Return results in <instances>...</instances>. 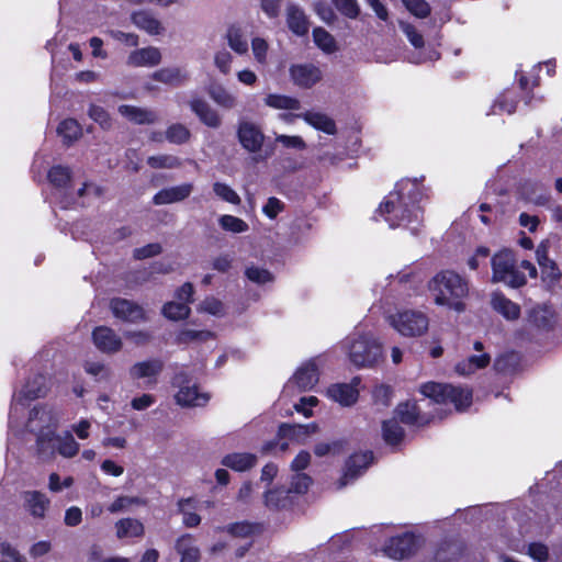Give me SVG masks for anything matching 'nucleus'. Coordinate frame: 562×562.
<instances>
[{
	"mask_svg": "<svg viewBox=\"0 0 562 562\" xmlns=\"http://www.w3.org/2000/svg\"><path fill=\"white\" fill-rule=\"evenodd\" d=\"M419 196L418 183L409 179H403L396 183L395 190L381 203L379 212L392 228L407 225L413 221L418 222L422 217V210L416 205Z\"/></svg>",
	"mask_w": 562,
	"mask_h": 562,
	"instance_id": "nucleus-1",
	"label": "nucleus"
},
{
	"mask_svg": "<svg viewBox=\"0 0 562 562\" xmlns=\"http://www.w3.org/2000/svg\"><path fill=\"white\" fill-rule=\"evenodd\" d=\"M428 289L436 305L446 306L456 312H463V300L469 294L468 281L452 270L438 272L428 283Z\"/></svg>",
	"mask_w": 562,
	"mask_h": 562,
	"instance_id": "nucleus-2",
	"label": "nucleus"
},
{
	"mask_svg": "<svg viewBox=\"0 0 562 562\" xmlns=\"http://www.w3.org/2000/svg\"><path fill=\"white\" fill-rule=\"evenodd\" d=\"M342 348L355 367L372 368L383 359V345L369 331L356 330L345 338Z\"/></svg>",
	"mask_w": 562,
	"mask_h": 562,
	"instance_id": "nucleus-3",
	"label": "nucleus"
},
{
	"mask_svg": "<svg viewBox=\"0 0 562 562\" xmlns=\"http://www.w3.org/2000/svg\"><path fill=\"white\" fill-rule=\"evenodd\" d=\"M420 392L424 396L432 400L435 403H452L458 411L469 407L472 401V393L470 390L450 384L428 382L420 386Z\"/></svg>",
	"mask_w": 562,
	"mask_h": 562,
	"instance_id": "nucleus-4",
	"label": "nucleus"
},
{
	"mask_svg": "<svg viewBox=\"0 0 562 562\" xmlns=\"http://www.w3.org/2000/svg\"><path fill=\"white\" fill-rule=\"evenodd\" d=\"M492 281L502 282L510 288H520L526 283V277L518 270L515 255L504 249L492 257Z\"/></svg>",
	"mask_w": 562,
	"mask_h": 562,
	"instance_id": "nucleus-5",
	"label": "nucleus"
},
{
	"mask_svg": "<svg viewBox=\"0 0 562 562\" xmlns=\"http://www.w3.org/2000/svg\"><path fill=\"white\" fill-rule=\"evenodd\" d=\"M389 324L402 336L420 337L429 327V319L426 314L415 310L398 311L389 315Z\"/></svg>",
	"mask_w": 562,
	"mask_h": 562,
	"instance_id": "nucleus-6",
	"label": "nucleus"
},
{
	"mask_svg": "<svg viewBox=\"0 0 562 562\" xmlns=\"http://www.w3.org/2000/svg\"><path fill=\"white\" fill-rule=\"evenodd\" d=\"M237 137L245 150L256 154L254 161H263L270 157L269 153L261 154L266 136L258 124L249 120H240L237 125Z\"/></svg>",
	"mask_w": 562,
	"mask_h": 562,
	"instance_id": "nucleus-7",
	"label": "nucleus"
},
{
	"mask_svg": "<svg viewBox=\"0 0 562 562\" xmlns=\"http://www.w3.org/2000/svg\"><path fill=\"white\" fill-rule=\"evenodd\" d=\"M109 307L115 318L125 323L139 324L148 319L143 306L127 299L113 297Z\"/></svg>",
	"mask_w": 562,
	"mask_h": 562,
	"instance_id": "nucleus-8",
	"label": "nucleus"
},
{
	"mask_svg": "<svg viewBox=\"0 0 562 562\" xmlns=\"http://www.w3.org/2000/svg\"><path fill=\"white\" fill-rule=\"evenodd\" d=\"M164 367L162 360L153 358L134 363L128 369V375L134 381L145 379V386L149 387L157 383Z\"/></svg>",
	"mask_w": 562,
	"mask_h": 562,
	"instance_id": "nucleus-9",
	"label": "nucleus"
},
{
	"mask_svg": "<svg viewBox=\"0 0 562 562\" xmlns=\"http://www.w3.org/2000/svg\"><path fill=\"white\" fill-rule=\"evenodd\" d=\"M417 548V538L413 533L406 532L392 537L385 546V553L391 559L403 560L414 554Z\"/></svg>",
	"mask_w": 562,
	"mask_h": 562,
	"instance_id": "nucleus-10",
	"label": "nucleus"
},
{
	"mask_svg": "<svg viewBox=\"0 0 562 562\" xmlns=\"http://www.w3.org/2000/svg\"><path fill=\"white\" fill-rule=\"evenodd\" d=\"M92 341L101 352L109 355L119 352L123 346L121 337L108 326H97L92 330Z\"/></svg>",
	"mask_w": 562,
	"mask_h": 562,
	"instance_id": "nucleus-11",
	"label": "nucleus"
},
{
	"mask_svg": "<svg viewBox=\"0 0 562 562\" xmlns=\"http://www.w3.org/2000/svg\"><path fill=\"white\" fill-rule=\"evenodd\" d=\"M293 82L302 88H311L322 79V70L314 64H295L290 67Z\"/></svg>",
	"mask_w": 562,
	"mask_h": 562,
	"instance_id": "nucleus-12",
	"label": "nucleus"
},
{
	"mask_svg": "<svg viewBox=\"0 0 562 562\" xmlns=\"http://www.w3.org/2000/svg\"><path fill=\"white\" fill-rule=\"evenodd\" d=\"M359 383L360 379L355 378L350 383L333 384L327 389L326 394L340 405L350 406L358 400L359 391L357 386Z\"/></svg>",
	"mask_w": 562,
	"mask_h": 562,
	"instance_id": "nucleus-13",
	"label": "nucleus"
},
{
	"mask_svg": "<svg viewBox=\"0 0 562 562\" xmlns=\"http://www.w3.org/2000/svg\"><path fill=\"white\" fill-rule=\"evenodd\" d=\"M318 382V370L314 360L303 363L288 382L286 389L296 386L300 391L311 390Z\"/></svg>",
	"mask_w": 562,
	"mask_h": 562,
	"instance_id": "nucleus-14",
	"label": "nucleus"
},
{
	"mask_svg": "<svg viewBox=\"0 0 562 562\" xmlns=\"http://www.w3.org/2000/svg\"><path fill=\"white\" fill-rule=\"evenodd\" d=\"M371 452H362L351 456L346 463V469L342 476L338 481V488H342L350 481L361 475L363 471L368 468V465L371 463Z\"/></svg>",
	"mask_w": 562,
	"mask_h": 562,
	"instance_id": "nucleus-15",
	"label": "nucleus"
},
{
	"mask_svg": "<svg viewBox=\"0 0 562 562\" xmlns=\"http://www.w3.org/2000/svg\"><path fill=\"white\" fill-rule=\"evenodd\" d=\"M209 401L206 393L198 391L195 382L191 379H183L178 391V405L182 406H202Z\"/></svg>",
	"mask_w": 562,
	"mask_h": 562,
	"instance_id": "nucleus-16",
	"label": "nucleus"
},
{
	"mask_svg": "<svg viewBox=\"0 0 562 562\" xmlns=\"http://www.w3.org/2000/svg\"><path fill=\"white\" fill-rule=\"evenodd\" d=\"M190 109L196 114L200 121L209 127L218 128L222 125V117L218 112L201 98H192L189 101Z\"/></svg>",
	"mask_w": 562,
	"mask_h": 562,
	"instance_id": "nucleus-17",
	"label": "nucleus"
},
{
	"mask_svg": "<svg viewBox=\"0 0 562 562\" xmlns=\"http://www.w3.org/2000/svg\"><path fill=\"white\" fill-rule=\"evenodd\" d=\"M59 436L55 429H42L36 437V454L42 460L50 459L57 452Z\"/></svg>",
	"mask_w": 562,
	"mask_h": 562,
	"instance_id": "nucleus-18",
	"label": "nucleus"
},
{
	"mask_svg": "<svg viewBox=\"0 0 562 562\" xmlns=\"http://www.w3.org/2000/svg\"><path fill=\"white\" fill-rule=\"evenodd\" d=\"M474 350L479 355L470 356L468 359L459 362L456 366V370L461 375H470L479 369H483L488 366L491 357L488 353L483 352V345L480 341L474 342Z\"/></svg>",
	"mask_w": 562,
	"mask_h": 562,
	"instance_id": "nucleus-19",
	"label": "nucleus"
},
{
	"mask_svg": "<svg viewBox=\"0 0 562 562\" xmlns=\"http://www.w3.org/2000/svg\"><path fill=\"white\" fill-rule=\"evenodd\" d=\"M161 61L160 50L148 46L133 50L127 57V65L132 67H154Z\"/></svg>",
	"mask_w": 562,
	"mask_h": 562,
	"instance_id": "nucleus-20",
	"label": "nucleus"
},
{
	"mask_svg": "<svg viewBox=\"0 0 562 562\" xmlns=\"http://www.w3.org/2000/svg\"><path fill=\"white\" fill-rule=\"evenodd\" d=\"M207 94L223 110H233L238 105V97L221 83H211Z\"/></svg>",
	"mask_w": 562,
	"mask_h": 562,
	"instance_id": "nucleus-21",
	"label": "nucleus"
},
{
	"mask_svg": "<svg viewBox=\"0 0 562 562\" xmlns=\"http://www.w3.org/2000/svg\"><path fill=\"white\" fill-rule=\"evenodd\" d=\"M286 24L290 31L297 36H304L308 32V19L303 9L296 4L288 5Z\"/></svg>",
	"mask_w": 562,
	"mask_h": 562,
	"instance_id": "nucleus-22",
	"label": "nucleus"
},
{
	"mask_svg": "<svg viewBox=\"0 0 562 562\" xmlns=\"http://www.w3.org/2000/svg\"><path fill=\"white\" fill-rule=\"evenodd\" d=\"M318 427L315 423L307 425H289L283 424L280 426V434L300 443H304L307 438L317 431Z\"/></svg>",
	"mask_w": 562,
	"mask_h": 562,
	"instance_id": "nucleus-23",
	"label": "nucleus"
},
{
	"mask_svg": "<svg viewBox=\"0 0 562 562\" xmlns=\"http://www.w3.org/2000/svg\"><path fill=\"white\" fill-rule=\"evenodd\" d=\"M48 392L46 376L37 373L30 378L22 389V395L27 401L44 397Z\"/></svg>",
	"mask_w": 562,
	"mask_h": 562,
	"instance_id": "nucleus-24",
	"label": "nucleus"
},
{
	"mask_svg": "<svg viewBox=\"0 0 562 562\" xmlns=\"http://www.w3.org/2000/svg\"><path fill=\"white\" fill-rule=\"evenodd\" d=\"M131 20L138 29L150 35H158L162 31L160 21L146 10L133 12Z\"/></svg>",
	"mask_w": 562,
	"mask_h": 562,
	"instance_id": "nucleus-25",
	"label": "nucleus"
},
{
	"mask_svg": "<svg viewBox=\"0 0 562 562\" xmlns=\"http://www.w3.org/2000/svg\"><path fill=\"white\" fill-rule=\"evenodd\" d=\"M536 258L544 279L557 281L560 278L561 273L559 268L555 262L548 257L547 245L540 244L537 247Z\"/></svg>",
	"mask_w": 562,
	"mask_h": 562,
	"instance_id": "nucleus-26",
	"label": "nucleus"
},
{
	"mask_svg": "<svg viewBox=\"0 0 562 562\" xmlns=\"http://www.w3.org/2000/svg\"><path fill=\"white\" fill-rule=\"evenodd\" d=\"M116 537L124 538H140L145 533V527L142 521L135 518H122L115 522Z\"/></svg>",
	"mask_w": 562,
	"mask_h": 562,
	"instance_id": "nucleus-27",
	"label": "nucleus"
},
{
	"mask_svg": "<svg viewBox=\"0 0 562 562\" xmlns=\"http://www.w3.org/2000/svg\"><path fill=\"white\" fill-rule=\"evenodd\" d=\"M396 414L401 422L407 425H423L429 420L428 417L420 414V409L415 402L400 404Z\"/></svg>",
	"mask_w": 562,
	"mask_h": 562,
	"instance_id": "nucleus-28",
	"label": "nucleus"
},
{
	"mask_svg": "<svg viewBox=\"0 0 562 562\" xmlns=\"http://www.w3.org/2000/svg\"><path fill=\"white\" fill-rule=\"evenodd\" d=\"M25 504L33 517L44 518L49 499L40 491H27L24 493Z\"/></svg>",
	"mask_w": 562,
	"mask_h": 562,
	"instance_id": "nucleus-29",
	"label": "nucleus"
},
{
	"mask_svg": "<svg viewBox=\"0 0 562 562\" xmlns=\"http://www.w3.org/2000/svg\"><path fill=\"white\" fill-rule=\"evenodd\" d=\"M302 117L307 124L316 130H319L326 134L334 135L336 133V124L328 115L321 112L307 111L303 114L297 115Z\"/></svg>",
	"mask_w": 562,
	"mask_h": 562,
	"instance_id": "nucleus-30",
	"label": "nucleus"
},
{
	"mask_svg": "<svg viewBox=\"0 0 562 562\" xmlns=\"http://www.w3.org/2000/svg\"><path fill=\"white\" fill-rule=\"evenodd\" d=\"M313 42L324 54L331 55L339 50L336 38L324 27L317 26L312 32Z\"/></svg>",
	"mask_w": 562,
	"mask_h": 562,
	"instance_id": "nucleus-31",
	"label": "nucleus"
},
{
	"mask_svg": "<svg viewBox=\"0 0 562 562\" xmlns=\"http://www.w3.org/2000/svg\"><path fill=\"white\" fill-rule=\"evenodd\" d=\"M491 303L493 308L507 319H517L520 315L519 305L507 299L502 293H494L492 295Z\"/></svg>",
	"mask_w": 562,
	"mask_h": 562,
	"instance_id": "nucleus-32",
	"label": "nucleus"
},
{
	"mask_svg": "<svg viewBox=\"0 0 562 562\" xmlns=\"http://www.w3.org/2000/svg\"><path fill=\"white\" fill-rule=\"evenodd\" d=\"M119 112L135 124H151L156 121V114L138 106L122 104Z\"/></svg>",
	"mask_w": 562,
	"mask_h": 562,
	"instance_id": "nucleus-33",
	"label": "nucleus"
},
{
	"mask_svg": "<svg viewBox=\"0 0 562 562\" xmlns=\"http://www.w3.org/2000/svg\"><path fill=\"white\" fill-rule=\"evenodd\" d=\"M257 462V457L251 453H231L223 458L222 464L234 471H247Z\"/></svg>",
	"mask_w": 562,
	"mask_h": 562,
	"instance_id": "nucleus-34",
	"label": "nucleus"
},
{
	"mask_svg": "<svg viewBox=\"0 0 562 562\" xmlns=\"http://www.w3.org/2000/svg\"><path fill=\"white\" fill-rule=\"evenodd\" d=\"M72 179L71 169L67 166L55 165L47 172L48 182L56 189H66Z\"/></svg>",
	"mask_w": 562,
	"mask_h": 562,
	"instance_id": "nucleus-35",
	"label": "nucleus"
},
{
	"mask_svg": "<svg viewBox=\"0 0 562 562\" xmlns=\"http://www.w3.org/2000/svg\"><path fill=\"white\" fill-rule=\"evenodd\" d=\"M57 133L64 144L69 146L82 135V128L75 119H65L58 124Z\"/></svg>",
	"mask_w": 562,
	"mask_h": 562,
	"instance_id": "nucleus-36",
	"label": "nucleus"
},
{
	"mask_svg": "<svg viewBox=\"0 0 562 562\" xmlns=\"http://www.w3.org/2000/svg\"><path fill=\"white\" fill-rule=\"evenodd\" d=\"M178 555H180V562H199L201 552L194 540L184 536L178 539Z\"/></svg>",
	"mask_w": 562,
	"mask_h": 562,
	"instance_id": "nucleus-37",
	"label": "nucleus"
},
{
	"mask_svg": "<svg viewBox=\"0 0 562 562\" xmlns=\"http://www.w3.org/2000/svg\"><path fill=\"white\" fill-rule=\"evenodd\" d=\"M291 504V497L288 490L278 487L265 493V505L270 509L285 508Z\"/></svg>",
	"mask_w": 562,
	"mask_h": 562,
	"instance_id": "nucleus-38",
	"label": "nucleus"
},
{
	"mask_svg": "<svg viewBox=\"0 0 562 562\" xmlns=\"http://www.w3.org/2000/svg\"><path fill=\"white\" fill-rule=\"evenodd\" d=\"M225 38L228 46L238 55L247 54L248 42L244 37L243 31L237 26H229L226 31Z\"/></svg>",
	"mask_w": 562,
	"mask_h": 562,
	"instance_id": "nucleus-39",
	"label": "nucleus"
},
{
	"mask_svg": "<svg viewBox=\"0 0 562 562\" xmlns=\"http://www.w3.org/2000/svg\"><path fill=\"white\" fill-rule=\"evenodd\" d=\"M265 104L277 110H299L301 108L297 99L276 93L268 94L265 98Z\"/></svg>",
	"mask_w": 562,
	"mask_h": 562,
	"instance_id": "nucleus-40",
	"label": "nucleus"
},
{
	"mask_svg": "<svg viewBox=\"0 0 562 562\" xmlns=\"http://www.w3.org/2000/svg\"><path fill=\"white\" fill-rule=\"evenodd\" d=\"M178 514L182 515V524L188 528L195 527L201 521V517L191 499L178 502Z\"/></svg>",
	"mask_w": 562,
	"mask_h": 562,
	"instance_id": "nucleus-41",
	"label": "nucleus"
},
{
	"mask_svg": "<svg viewBox=\"0 0 562 562\" xmlns=\"http://www.w3.org/2000/svg\"><path fill=\"white\" fill-rule=\"evenodd\" d=\"M213 338L214 334L210 330H198L189 327L178 330V344H200Z\"/></svg>",
	"mask_w": 562,
	"mask_h": 562,
	"instance_id": "nucleus-42",
	"label": "nucleus"
},
{
	"mask_svg": "<svg viewBox=\"0 0 562 562\" xmlns=\"http://www.w3.org/2000/svg\"><path fill=\"white\" fill-rule=\"evenodd\" d=\"M194 289L192 283L187 282L178 289V319L187 318L190 314V307L187 304H181L180 301L186 303L193 301Z\"/></svg>",
	"mask_w": 562,
	"mask_h": 562,
	"instance_id": "nucleus-43",
	"label": "nucleus"
},
{
	"mask_svg": "<svg viewBox=\"0 0 562 562\" xmlns=\"http://www.w3.org/2000/svg\"><path fill=\"white\" fill-rule=\"evenodd\" d=\"M218 224L223 231L233 234L245 233L249 229L248 224L244 220L228 214L220 216Z\"/></svg>",
	"mask_w": 562,
	"mask_h": 562,
	"instance_id": "nucleus-44",
	"label": "nucleus"
},
{
	"mask_svg": "<svg viewBox=\"0 0 562 562\" xmlns=\"http://www.w3.org/2000/svg\"><path fill=\"white\" fill-rule=\"evenodd\" d=\"M196 310L200 313H207L216 317H222L225 314L224 304L214 296L205 297L199 303Z\"/></svg>",
	"mask_w": 562,
	"mask_h": 562,
	"instance_id": "nucleus-45",
	"label": "nucleus"
},
{
	"mask_svg": "<svg viewBox=\"0 0 562 562\" xmlns=\"http://www.w3.org/2000/svg\"><path fill=\"white\" fill-rule=\"evenodd\" d=\"M383 438L389 445H397L404 436L403 428L396 420H387L383 423Z\"/></svg>",
	"mask_w": 562,
	"mask_h": 562,
	"instance_id": "nucleus-46",
	"label": "nucleus"
},
{
	"mask_svg": "<svg viewBox=\"0 0 562 562\" xmlns=\"http://www.w3.org/2000/svg\"><path fill=\"white\" fill-rule=\"evenodd\" d=\"M79 451V445L71 434L58 439L57 452L65 458H72Z\"/></svg>",
	"mask_w": 562,
	"mask_h": 562,
	"instance_id": "nucleus-47",
	"label": "nucleus"
},
{
	"mask_svg": "<svg viewBox=\"0 0 562 562\" xmlns=\"http://www.w3.org/2000/svg\"><path fill=\"white\" fill-rule=\"evenodd\" d=\"M213 191L221 200L238 205L240 204V196L237 194L235 190H233L228 184L223 182H215L213 184Z\"/></svg>",
	"mask_w": 562,
	"mask_h": 562,
	"instance_id": "nucleus-48",
	"label": "nucleus"
},
{
	"mask_svg": "<svg viewBox=\"0 0 562 562\" xmlns=\"http://www.w3.org/2000/svg\"><path fill=\"white\" fill-rule=\"evenodd\" d=\"M88 115L103 130H109L112 126L111 116L103 106L91 104L88 111Z\"/></svg>",
	"mask_w": 562,
	"mask_h": 562,
	"instance_id": "nucleus-49",
	"label": "nucleus"
},
{
	"mask_svg": "<svg viewBox=\"0 0 562 562\" xmlns=\"http://www.w3.org/2000/svg\"><path fill=\"white\" fill-rule=\"evenodd\" d=\"M335 8L349 19H357L360 14V5L357 0H331Z\"/></svg>",
	"mask_w": 562,
	"mask_h": 562,
	"instance_id": "nucleus-50",
	"label": "nucleus"
},
{
	"mask_svg": "<svg viewBox=\"0 0 562 562\" xmlns=\"http://www.w3.org/2000/svg\"><path fill=\"white\" fill-rule=\"evenodd\" d=\"M213 60L221 74L228 75L231 72L233 56L226 48L216 50Z\"/></svg>",
	"mask_w": 562,
	"mask_h": 562,
	"instance_id": "nucleus-51",
	"label": "nucleus"
},
{
	"mask_svg": "<svg viewBox=\"0 0 562 562\" xmlns=\"http://www.w3.org/2000/svg\"><path fill=\"white\" fill-rule=\"evenodd\" d=\"M162 247L159 243H150L143 247L135 248L133 251V258L136 260H144L161 254Z\"/></svg>",
	"mask_w": 562,
	"mask_h": 562,
	"instance_id": "nucleus-52",
	"label": "nucleus"
},
{
	"mask_svg": "<svg viewBox=\"0 0 562 562\" xmlns=\"http://www.w3.org/2000/svg\"><path fill=\"white\" fill-rule=\"evenodd\" d=\"M402 2L417 18H426L430 13V7L425 0H402Z\"/></svg>",
	"mask_w": 562,
	"mask_h": 562,
	"instance_id": "nucleus-53",
	"label": "nucleus"
},
{
	"mask_svg": "<svg viewBox=\"0 0 562 562\" xmlns=\"http://www.w3.org/2000/svg\"><path fill=\"white\" fill-rule=\"evenodd\" d=\"M312 483V479L305 473H296L292 476L291 486L288 490L289 493L303 494L305 493Z\"/></svg>",
	"mask_w": 562,
	"mask_h": 562,
	"instance_id": "nucleus-54",
	"label": "nucleus"
},
{
	"mask_svg": "<svg viewBox=\"0 0 562 562\" xmlns=\"http://www.w3.org/2000/svg\"><path fill=\"white\" fill-rule=\"evenodd\" d=\"M257 529H258L257 525L249 524L246 521L233 524V525L228 526V528H227V530L231 535H233L235 537H240V538H247V537L251 536L252 533H255L257 531Z\"/></svg>",
	"mask_w": 562,
	"mask_h": 562,
	"instance_id": "nucleus-55",
	"label": "nucleus"
},
{
	"mask_svg": "<svg viewBox=\"0 0 562 562\" xmlns=\"http://www.w3.org/2000/svg\"><path fill=\"white\" fill-rule=\"evenodd\" d=\"M268 43L266 40L261 37H254L251 41V49L254 57L258 64H266L267 53H268Z\"/></svg>",
	"mask_w": 562,
	"mask_h": 562,
	"instance_id": "nucleus-56",
	"label": "nucleus"
},
{
	"mask_svg": "<svg viewBox=\"0 0 562 562\" xmlns=\"http://www.w3.org/2000/svg\"><path fill=\"white\" fill-rule=\"evenodd\" d=\"M245 273L250 281L258 284H265L267 282L272 281L271 273L268 270L259 267H249L246 269Z\"/></svg>",
	"mask_w": 562,
	"mask_h": 562,
	"instance_id": "nucleus-57",
	"label": "nucleus"
},
{
	"mask_svg": "<svg viewBox=\"0 0 562 562\" xmlns=\"http://www.w3.org/2000/svg\"><path fill=\"white\" fill-rule=\"evenodd\" d=\"M140 503H142V501L138 497L119 496L111 503L108 510L110 513L114 514V513H119L124 509H127L130 506H132L134 504H140Z\"/></svg>",
	"mask_w": 562,
	"mask_h": 562,
	"instance_id": "nucleus-58",
	"label": "nucleus"
},
{
	"mask_svg": "<svg viewBox=\"0 0 562 562\" xmlns=\"http://www.w3.org/2000/svg\"><path fill=\"white\" fill-rule=\"evenodd\" d=\"M400 27L414 47L420 48L424 46L423 35L418 33L417 30L412 24L406 22H400Z\"/></svg>",
	"mask_w": 562,
	"mask_h": 562,
	"instance_id": "nucleus-59",
	"label": "nucleus"
},
{
	"mask_svg": "<svg viewBox=\"0 0 562 562\" xmlns=\"http://www.w3.org/2000/svg\"><path fill=\"white\" fill-rule=\"evenodd\" d=\"M527 554L537 562H546L549 559V549L541 542H532L528 546Z\"/></svg>",
	"mask_w": 562,
	"mask_h": 562,
	"instance_id": "nucleus-60",
	"label": "nucleus"
},
{
	"mask_svg": "<svg viewBox=\"0 0 562 562\" xmlns=\"http://www.w3.org/2000/svg\"><path fill=\"white\" fill-rule=\"evenodd\" d=\"M276 142L282 144L285 148H293L303 150L306 148V144L301 136L297 135H277Z\"/></svg>",
	"mask_w": 562,
	"mask_h": 562,
	"instance_id": "nucleus-61",
	"label": "nucleus"
},
{
	"mask_svg": "<svg viewBox=\"0 0 562 562\" xmlns=\"http://www.w3.org/2000/svg\"><path fill=\"white\" fill-rule=\"evenodd\" d=\"M124 337L136 346H145L153 339L151 333L147 330H126Z\"/></svg>",
	"mask_w": 562,
	"mask_h": 562,
	"instance_id": "nucleus-62",
	"label": "nucleus"
},
{
	"mask_svg": "<svg viewBox=\"0 0 562 562\" xmlns=\"http://www.w3.org/2000/svg\"><path fill=\"white\" fill-rule=\"evenodd\" d=\"M284 210V203L278 198L271 196L262 207L263 214L273 220Z\"/></svg>",
	"mask_w": 562,
	"mask_h": 562,
	"instance_id": "nucleus-63",
	"label": "nucleus"
},
{
	"mask_svg": "<svg viewBox=\"0 0 562 562\" xmlns=\"http://www.w3.org/2000/svg\"><path fill=\"white\" fill-rule=\"evenodd\" d=\"M147 164L155 169L172 168L176 165V158L170 155L149 156L147 158Z\"/></svg>",
	"mask_w": 562,
	"mask_h": 562,
	"instance_id": "nucleus-64",
	"label": "nucleus"
}]
</instances>
